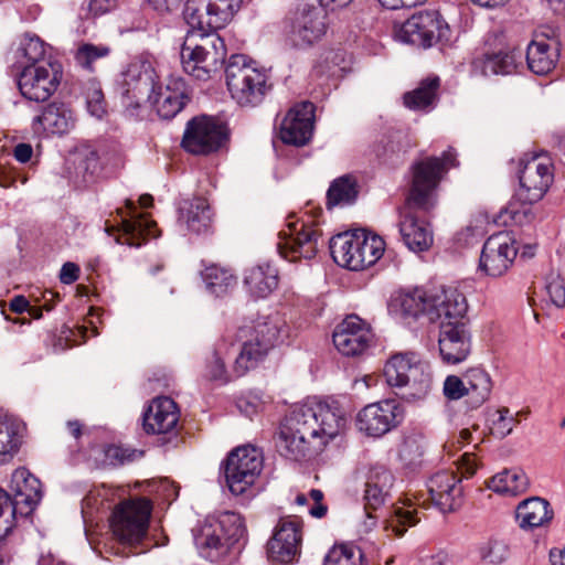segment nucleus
Listing matches in <instances>:
<instances>
[{"label": "nucleus", "instance_id": "46", "mask_svg": "<svg viewBox=\"0 0 565 565\" xmlns=\"http://www.w3.org/2000/svg\"><path fill=\"white\" fill-rule=\"evenodd\" d=\"M521 53L498 52L488 54L482 62L484 75H509L516 71L520 64Z\"/></svg>", "mask_w": 565, "mask_h": 565}, {"label": "nucleus", "instance_id": "59", "mask_svg": "<svg viewBox=\"0 0 565 565\" xmlns=\"http://www.w3.org/2000/svg\"><path fill=\"white\" fill-rule=\"evenodd\" d=\"M79 267L75 263H65L60 271V280L65 285H71L78 279Z\"/></svg>", "mask_w": 565, "mask_h": 565}, {"label": "nucleus", "instance_id": "51", "mask_svg": "<svg viewBox=\"0 0 565 565\" xmlns=\"http://www.w3.org/2000/svg\"><path fill=\"white\" fill-rule=\"evenodd\" d=\"M109 52L108 46L85 43L77 49L75 61L79 66L92 70L93 63L98 58L107 56Z\"/></svg>", "mask_w": 565, "mask_h": 565}, {"label": "nucleus", "instance_id": "15", "mask_svg": "<svg viewBox=\"0 0 565 565\" xmlns=\"http://www.w3.org/2000/svg\"><path fill=\"white\" fill-rule=\"evenodd\" d=\"M492 391L490 374L480 366L466 370L461 376L448 375L443 385V393L448 401L467 398L471 409L479 408L484 404Z\"/></svg>", "mask_w": 565, "mask_h": 565}, {"label": "nucleus", "instance_id": "34", "mask_svg": "<svg viewBox=\"0 0 565 565\" xmlns=\"http://www.w3.org/2000/svg\"><path fill=\"white\" fill-rule=\"evenodd\" d=\"M243 282L250 296L266 298L278 287V269L269 263L252 266L245 269Z\"/></svg>", "mask_w": 565, "mask_h": 565}, {"label": "nucleus", "instance_id": "6", "mask_svg": "<svg viewBox=\"0 0 565 565\" xmlns=\"http://www.w3.org/2000/svg\"><path fill=\"white\" fill-rule=\"evenodd\" d=\"M151 511V502L146 498L128 499L115 507L110 527L114 536L122 545L124 555L145 552L143 548H137L147 536Z\"/></svg>", "mask_w": 565, "mask_h": 565}, {"label": "nucleus", "instance_id": "61", "mask_svg": "<svg viewBox=\"0 0 565 565\" xmlns=\"http://www.w3.org/2000/svg\"><path fill=\"white\" fill-rule=\"evenodd\" d=\"M380 3L390 10H397L401 8H413L424 3L426 0H379Z\"/></svg>", "mask_w": 565, "mask_h": 565}, {"label": "nucleus", "instance_id": "43", "mask_svg": "<svg viewBox=\"0 0 565 565\" xmlns=\"http://www.w3.org/2000/svg\"><path fill=\"white\" fill-rule=\"evenodd\" d=\"M21 430V424L15 420H0V465L18 451L22 441Z\"/></svg>", "mask_w": 565, "mask_h": 565}, {"label": "nucleus", "instance_id": "44", "mask_svg": "<svg viewBox=\"0 0 565 565\" xmlns=\"http://www.w3.org/2000/svg\"><path fill=\"white\" fill-rule=\"evenodd\" d=\"M44 55V42L36 35L25 34L14 53L15 66L18 70H21V63L23 65L45 64L46 62L43 61Z\"/></svg>", "mask_w": 565, "mask_h": 565}, {"label": "nucleus", "instance_id": "24", "mask_svg": "<svg viewBox=\"0 0 565 565\" xmlns=\"http://www.w3.org/2000/svg\"><path fill=\"white\" fill-rule=\"evenodd\" d=\"M320 235L317 230L303 223H289L287 231L279 233L277 248L281 256L295 260L298 257L312 258L317 253Z\"/></svg>", "mask_w": 565, "mask_h": 565}, {"label": "nucleus", "instance_id": "16", "mask_svg": "<svg viewBox=\"0 0 565 565\" xmlns=\"http://www.w3.org/2000/svg\"><path fill=\"white\" fill-rule=\"evenodd\" d=\"M63 72L60 63L23 65L18 75V86L23 97L43 103L58 88Z\"/></svg>", "mask_w": 565, "mask_h": 565}, {"label": "nucleus", "instance_id": "19", "mask_svg": "<svg viewBox=\"0 0 565 565\" xmlns=\"http://www.w3.org/2000/svg\"><path fill=\"white\" fill-rule=\"evenodd\" d=\"M326 33V13L321 7L303 3L292 14L289 40L295 47H308Z\"/></svg>", "mask_w": 565, "mask_h": 565}, {"label": "nucleus", "instance_id": "35", "mask_svg": "<svg viewBox=\"0 0 565 565\" xmlns=\"http://www.w3.org/2000/svg\"><path fill=\"white\" fill-rule=\"evenodd\" d=\"M515 513L519 526L526 531L547 525L554 516L548 501L539 497L520 502Z\"/></svg>", "mask_w": 565, "mask_h": 565}, {"label": "nucleus", "instance_id": "37", "mask_svg": "<svg viewBox=\"0 0 565 565\" xmlns=\"http://www.w3.org/2000/svg\"><path fill=\"white\" fill-rule=\"evenodd\" d=\"M230 343L233 345V334H225L217 343L213 350L212 355L207 359L205 365L204 376L212 382H216L218 385H225L233 380L237 379L234 375L233 370L228 371L226 369L223 354L226 351V345Z\"/></svg>", "mask_w": 565, "mask_h": 565}, {"label": "nucleus", "instance_id": "33", "mask_svg": "<svg viewBox=\"0 0 565 565\" xmlns=\"http://www.w3.org/2000/svg\"><path fill=\"white\" fill-rule=\"evenodd\" d=\"M75 126V118L64 104L51 103L45 106L42 114L34 117L32 128L34 132H49L52 135L67 134Z\"/></svg>", "mask_w": 565, "mask_h": 565}, {"label": "nucleus", "instance_id": "52", "mask_svg": "<svg viewBox=\"0 0 565 565\" xmlns=\"http://www.w3.org/2000/svg\"><path fill=\"white\" fill-rule=\"evenodd\" d=\"M479 554L489 564H501L508 559L510 550L503 541H490L480 547Z\"/></svg>", "mask_w": 565, "mask_h": 565}, {"label": "nucleus", "instance_id": "32", "mask_svg": "<svg viewBox=\"0 0 565 565\" xmlns=\"http://www.w3.org/2000/svg\"><path fill=\"white\" fill-rule=\"evenodd\" d=\"M178 223L194 234H205L212 226V211L207 200H183L178 209Z\"/></svg>", "mask_w": 565, "mask_h": 565}, {"label": "nucleus", "instance_id": "64", "mask_svg": "<svg viewBox=\"0 0 565 565\" xmlns=\"http://www.w3.org/2000/svg\"><path fill=\"white\" fill-rule=\"evenodd\" d=\"M9 308L15 313L25 312L29 309V300L24 296H15L10 300Z\"/></svg>", "mask_w": 565, "mask_h": 565}, {"label": "nucleus", "instance_id": "17", "mask_svg": "<svg viewBox=\"0 0 565 565\" xmlns=\"http://www.w3.org/2000/svg\"><path fill=\"white\" fill-rule=\"evenodd\" d=\"M126 206L129 210L128 215H125L121 209L117 210V213L120 216V223L118 226L110 224L109 221L105 222V231L108 235H111L115 232L121 233L116 236V243L127 244L132 247H140L149 238H157L160 236L156 222L148 218L146 214L137 213L135 203L131 200L126 201Z\"/></svg>", "mask_w": 565, "mask_h": 565}, {"label": "nucleus", "instance_id": "8", "mask_svg": "<svg viewBox=\"0 0 565 565\" xmlns=\"http://www.w3.org/2000/svg\"><path fill=\"white\" fill-rule=\"evenodd\" d=\"M279 335V322L271 318L258 321L253 327L239 328L234 335L241 342L239 354L233 364L234 375L242 377L264 361L276 345Z\"/></svg>", "mask_w": 565, "mask_h": 565}, {"label": "nucleus", "instance_id": "39", "mask_svg": "<svg viewBox=\"0 0 565 565\" xmlns=\"http://www.w3.org/2000/svg\"><path fill=\"white\" fill-rule=\"evenodd\" d=\"M439 78H426L412 92L404 94V105L412 110L429 111L437 100Z\"/></svg>", "mask_w": 565, "mask_h": 565}, {"label": "nucleus", "instance_id": "62", "mask_svg": "<svg viewBox=\"0 0 565 565\" xmlns=\"http://www.w3.org/2000/svg\"><path fill=\"white\" fill-rule=\"evenodd\" d=\"M33 154V148L29 143H18L13 149V157L21 163L30 161Z\"/></svg>", "mask_w": 565, "mask_h": 565}, {"label": "nucleus", "instance_id": "30", "mask_svg": "<svg viewBox=\"0 0 565 565\" xmlns=\"http://www.w3.org/2000/svg\"><path fill=\"white\" fill-rule=\"evenodd\" d=\"M178 422L177 404L167 396L154 398L143 414V429L147 434H174Z\"/></svg>", "mask_w": 565, "mask_h": 565}, {"label": "nucleus", "instance_id": "28", "mask_svg": "<svg viewBox=\"0 0 565 565\" xmlns=\"http://www.w3.org/2000/svg\"><path fill=\"white\" fill-rule=\"evenodd\" d=\"M519 196L525 203L540 201L553 182L551 164L541 162L537 158L527 160L519 171Z\"/></svg>", "mask_w": 565, "mask_h": 565}, {"label": "nucleus", "instance_id": "11", "mask_svg": "<svg viewBox=\"0 0 565 565\" xmlns=\"http://www.w3.org/2000/svg\"><path fill=\"white\" fill-rule=\"evenodd\" d=\"M227 125L213 116L201 115L186 122L181 146L195 156H209L221 150L228 141Z\"/></svg>", "mask_w": 565, "mask_h": 565}, {"label": "nucleus", "instance_id": "56", "mask_svg": "<svg viewBox=\"0 0 565 565\" xmlns=\"http://www.w3.org/2000/svg\"><path fill=\"white\" fill-rule=\"evenodd\" d=\"M456 463L458 471L461 473V478L472 477L478 469V462L475 455L468 451L462 454Z\"/></svg>", "mask_w": 565, "mask_h": 565}, {"label": "nucleus", "instance_id": "41", "mask_svg": "<svg viewBox=\"0 0 565 565\" xmlns=\"http://www.w3.org/2000/svg\"><path fill=\"white\" fill-rule=\"evenodd\" d=\"M359 194L356 180L349 174L333 180L327 192V206L352 204Z\"/></svg>", "mask_w": 565, "mask_h": 565}, {"label": "nucleus", "instance_id": "47", "mask_svg": "<svg viewBox=\"0 0 565 565\" xmlns=\"http://www.w3.org/2000/svg\"><path fill=\"white\" fill-rule=\"evenodd\" d=\"M361 548L351 544L332 546L323 558L322 565H362Z\"/></svg>", "mask_w": 565, "mask_h": 565}, {"label": "nucleus", "instance_id": "53", "mask_svg": "<svg viewBox=\"0 0 565 565\" xmlns=\"http://www.w3.org/2000/svg\"><path fill=\"white\" fill-rule=\"evenodd\" d=\"M545 289L555 307L562 308L565 306V280L563 277L558 274H550L546 277Z\"/></svg>", "mask_w": 565, "mask_h": 565}, {"label": "nucleus", "instance_id": "63", "mask_svg": "<svg viewBox=\"0 0 565 565\" xmlns=\"http://www.w3.org/2000/svg\"><path fill=\"white\" fill-rule=\"evenodd\" d=\"M182 0H147V2L158 12H170L177 9Z\"/></svg>", "mask_w": 565, "mask_h": 565}, {"label": "nucleus", "instance_id": "12", "mask_svg": "<svg viewBox=\"0 0 565 565\" xmlns=\"http://www.w3.org/2000/svg\"><path fill=\"white\" fill-rule=\"evenodd\" d=\"M451 31L438 11H420L413 14L395 32L398 41L428 49L437 43H448Z\"/></svg>", "mask_w": 565, "mask_h": 565}, {"label": "nucleus", "instance_id": "14", "mask_svg": "<svg viewBox=\"0 0 565 565\" xmlns=\"http://www.w3.org/2000/svg\"><path fill=\"white\" fill-rule=\"evenodd\" d=\"M262 469L263 456L256 447L246 445L231 451L223 470L232 494H244L254 484Z\"/></svg>", "mask_w": 565, "mask_h": 565}, {"label": "nucleus", "instance_id": "25", "mask_svg": "<svg viewBox=\"0 0 565 565\" xmlns=\"http://www.w3.org/2000/svg\"><path fill=\"white\" fill-rule=\"evenodd\" d=\"M12 515L29 516L42 499L40 480L25 468H18L11 477Z\"/></svg>", "mask_w": 565, "mask_h": 565}, {"label": "nucleus", "instance_id": "48", "mask_svg": "<svg viewBox=\"0 0 565 565\" xmlns=\"http://www.w3.org/2000/svg\"><path fill=\"white\" fill-rule=\"evenodd\" d=\"M84 95L88 113L100 119L106 114V100L100 84L94 79L87 82Z\"/></svg>", "mask_w": 565, "mask_h": 565}, {"label": "nucleus", "instance_id": "57", "mask_svg": "<svg viewBox=\"0 0 565 565\" xmlns=\"http://www.w3.org/2000/svg\"><path fill=\"white\" fill-rule=\"evenodd\" d=\"M237 407L247 417H252L263 408V402L255 395L241 398L237 402Z\"/></svg>", "mask_w": 565, "mask_h": 565}, {"label": "nucleus", "instance_id": "26", "mask_svg": "<svg viewBox=\"0 0 565 565\" xmlns=\"http://www.w3.org/2000/svg\"><path fill=\"white\" fill-rule=\"evenodd\" d=\"M315 106L310 102L295 105L280 125V139L284 143L302 147L309 142L313 131Z\"/></svg>", "mask_w": 565, "mask_h": 565}, {"label": "nucleus", "instance_id": "5", "mask_svg": "<svg viewBox=\"0 0 565 565\" xmlns=\"http://www.w3.org/2000/svg\"><path fill=\"white\" fill-rule=\"evenodd\" d=\"M225 81L231 97L245 108L260 105L271 90L266 71L244 54L231 55L225 65Z\"/></svg>", "mask_w": 565, "mask_h": 565}, {"label": "nucleus", "instance_id": "3", "mask_svg": "<svg viewBox=\"0 0 565 565\" xmlns=\"http://www.w3.org/2000/svg\"><path fill=\"white\" fill-rule=\"evenodd\" d=\"M246 527L242 516L224 511L217 516H209L193 530V541L198 553L204 559L217 563L241 548Z\"/></svg>", "mask_w": 565, "mask_h": 565}, {"label": "nucleus", "instance_id": "58", "mask_svg": "<svg viewBox=\"0 0 565 565\" xmlns=\"http://www.w3.org/2000/svg\"><path fill=\"white\" fill-rule=\"evenodd\" d=\"M309 497L315 502V504L309 509V514L317 519L323 518L328 511L327 505L322 503L323 492L319 489H311Z\"/></svg>", "mask_w": 565, "mask_h": 565}, {"label": "nucleus", "instance_id": "21", "mask_svg": "<svg viewBox=\"0 0 565 565\" xmlns=\"http://www.w3.org/2000/svg\"><path fill=\"white\" fill-rule=\"evenodd\" d=\"M518 255L515 242L508 232L491 235L483 244L480 268L491 277L507 273Z\"/></svg>", "mask_w": 565, "mask_h": 565}, {"label": "nucleus", "instance_id": "50", "mask_svg": "<svg viewBox=\"0 0 565 565\" xmlns=\"http://www.w3.org/2000/svg\"><path fill=\"white\" fill-rule=\"evenodd\" d=\"M417 511L408 508H396L394 509L393 515L387 521L388 527L397 535L402 536L408 526H413L418 522L416 518Z\"/></svg>", "mask_w": 565, "mask_h": 565}, {"label": "nucleus", "instance_id": "22", "mask_svg": "<svg viewBox=\"0 0 565 565\" xmlns=\"http://www.w3.org/2000/svg\"><path fill=\"white\" fill-rule=\"evenodd\" d=\"M301 540L300 521L280 519L274 535L267 543L268 557L280 564L295 562L300 555Z\"/></svg>", "mask_w": 565, "mask_h": 565}, {"label": "nucleus", "instance_id": "31", "mask_svg": "<svg viewBox=\"0 0 565 565\" xmlns=\"http://www.w3.org/2000/svg\"><path fill=\"white\" fill-rule=\"evenodd\" d=\"M394 476L385 467H374L367 477L364 490V509L369 519H374L371 510L376 511L387 500L393 487Z\"/></svg>", "mask_w": 565, "mask_h": 565}, {"label": "nucleus", "instance_id": "60", "mask_svg": "<svg viewBox=\"0 0 565 565\" xmlns=\"http://www.w3.org/2000/svg\"><path fill=\"white\" fill-rule=\"evenodd\" d=\"M115 6V0H88L87 10L96 17L108 12Z\"/></svg>", "mask_w": 565, "mask_h": 565}, {"label": "nucleus", "instance_id": "23", "mask_svg": "<svg viewBox=\"0 0 565 565\" xmlns=\"http://www.w3.org/2000/svg\"><path fill=\"white\" fill-rule=\"evenodd\" d=\"M439 354L444 363L456 365L471 352V334L466 322H440Z\"/></svg>", "mask_w": 565, "mask_h": 565}, {"label": "nucleus", "instance_id": "40", "mask_svg": "<svg viewBox=\"0 0 565 565\" xmlns=\"http://www.w3.org/2000/svg\"><path fill=\"white\" fill-rule=\"evenodd\" d=\"M487 486L490 490L499 494L518 495L527 489L529 479L522 470H503L493 476Z\"/></svg>", "mask_w": 565, "mask_h": 565}, {"label": "nucleus", "instance_id": "10", "mask_svg": "<svg viewBox=\"0 0 565 565\" xmlns=\"http://www.w3.org/2000/svg\"><path fill=\"white\" fill-rule=\"evenodd\" d=\"M157 83L158 76L150 62L138 61L128 65L118 82V89L127 117L132 119L142 118L145 104L154 93Z\"/></svg>", "mask_w": 565, "mask_h": 565}, {"label": "nucleus", "instance_id": "27", "mask_svg": "<svg viewBox=\"0 0 565 565\" xmlns=\"http://www.w3.org/2000/svg\"><path fill=\"white\" fill-rule=\"evenodd\" d=\"M431 502L443 513L458 510L463 503L461 478L452 471H438L428 481Z\"/></svg>", "mask_w": 565, "mask_h": 565}, {"label": "nucleus", "instance_id": "9", "mask_svg": "<svg viewBox=\"0 0 565 565\" xmlns=\"http://www.w3.org/2000/svg\"><path fill=\"white\" fill-rule=\"evenodd\" d=\"M384 375L390 386L408 387V399H423L431 388L430 366L414 352L394 354L385 364Z\"/></svg>", "mask_w": 565, "mask_h": 565}, {"label": "nucleus", "instance_id": "45", "mask_svg": "<svg viewBox=\"0 0 565 565\" xmlns=\"http://www.w3.org/2000/svg\"><path fill=\"white\" fill-rule=\"evenodd\" d=\"M202 278L206 289L216 297L225 295L228 289L236 285V278L231 270L217 265L205 267L202 271Z\"/></svg>", "mask_w": 565, "mask_h": 565}, {"label": "nucleus", "instance_id": "54", "mask_svg": "<svg viewBox=\"0 0 565 565\" xmlns=\"http://www.w3.org/2000/svg\"><path fill=\"white\" fill-rule=\"evenodd\" d=\"M401 307L405 315L417 317L426 310L425 300L420 291L407 294L402 298Z\"/></svg>", "mask_w": 565, "mask_h": 565}, {"label": "nucleus", "instance_id": "29", "mask_svg": "<svg viewBox=\"0 0 565 565\" xmlns=\"http://www.w3.org/2000/svg\"><path fill=\"white\" fill-rule=\"evenodd\" d=\"M190 100V93L182 78L171 79L166 87L157 83L154 93L151 94L149 103L152 105L159 117L172 119Z\"/></svg>", "mask_w": 565, "mask_h": 565}, {"label": "nucleus", "instance_id": "2", "mask_svg": "<svg viewBox=\"0 0 565 565\" xmlns=\"http://www.w3.org/2000/svg\"><path fill=\"white\" fill-rule=\"evenodd\" d=\"M457 164L451 148L443 152L441 157H427L413 163L411 188L398 223L402 241L411 252L422 253L433 245L429 225L419 220L415 212L428 213L435 207V190L447 170Z\"/></svg>", "mask_w": 565, "mask_h": 565}, {"label": "nucleus", "instance_id": "55", "mask_svg": "<svg viewBox=\"0 0 565 565\" xmlns=\"http://www.w3.org/2000/svg\"><path fill=\"white\" fill-rule=\"evenodd\" d=\"M107 456L122 465L141 458L143 451L121 446H113L107 450Z\"/></svg>", "mask_w": 565, "mask_h": 565}, {"label": "nucleus", "instance_id": "38", "mask_svg": "<svg viewBox=\"0 0 565 565\" xmlns=\"http://www.w3.org/2000/svg\"><path fill=\"white\" fill-rule=\"evenodd\" d=\"M435 310L440 322H465L468 310L466 297L457 289H446L435 305Z\"/></svg>", "mask_w": 565, "mask_h": 565}, {"label": "nucleus", "instance_id": "13", "mask_svg": "<svg viewBox=\"0 0 565 565\" xmlns=\"http://www.w3.org/2000/svg\"><path fill=\"white\" fill-rule=\"evenodd\" d=\"M243 0H186L183 10L190 33L216 32L232 21Z\"/></svg>", "mask_w": 565, "mask_h": 565}, {"label": "nucleus", "instance_id": "7", "mask_svg": "<svg viewBox=\"0 0 565 565\" xmlns=\"http://www.w3.org/2000/svg\"><path fill=\"white\" fill-rule=\"evenodd\" d=\"M333 260L350 270H363L374 265L385 250V243L377 235H369L364 230L339 233L330 239Z\"/></svg>", "mask_w": 565, "mask_h": 565}, {"label": "nucleus", "instance_id": "49", "mask_svg": "<svg viewBox=\"0 0 565 565\" xmlns=\"http://www.w3.org/2000/svg\"><path fill=\"white\" fill-rule=\"evenodd\" d=\"M494 415L497 418L491 420V434L500 439L505 438L513 431L518 424V419L507 407L499 408Z\"/></svg>", "mask_w": 565, "mask_h": 565}, {"label": "nucleus", "instance_id": "4", "mask_svg": "<svg viewBox=\"0 0 565 565\" xmlns=\"http://www.w3.org/2000/svg\"><path fill=\"white\" fill-rule=\"evenodd\" d=\"M180 57L184 73L206 82L223 68L226 46L217 32L189 33L181 47Z\"/></svg>", "mask_w": 565, "mask_h": 565}, {"label": "nucleus", "instance_id": "20", "mask_svg": "<svg viewBox=\"0 0 565 565\" xmlns=\"http://www.w3.org/2000/svg\"><path fill=\"white\" fill-rule=\"evenodd\" d=\"M374 334L364 320L350 315L340 322L332 334L337 350L345 356L363 354L373 343Z\"/></svg>", "mask_w": 565, "mask_h": 565}, {"label": "nucleus", "instance_id": "36", "mask_svg": "<svg viewBox=\"0 0 565 565\" xmlns=\"http://www.w3.org/2000/svg\"><path fill=\"white\" fill-rule=\"evenodd\" d=\"M557 47L552 46L545 40H533L526 50V63L534 74L545 75L550 73L557 61Z\"/></svg>", "mask_w": 565, "mask_h": 565}, {"label": "nucleus", "instance_id": "42", "mask_svg": "<svg viewBox=\"0 0 565 565\" xmlns=\"http://www.w3.org/2000/svg\"><path fill=\"white\" fill-rule=\"evenodd\" d=\"M73 181L76 186H87L94 183L102 171L99 157L96 151L78 154L74 161Z\"/></svg>", "mask_w": 565, "mask_h": 565}, {"label": "nucleus", "instance_id": "18", "mask_svg": "<svg viewBox=\"0 0 565 565\" xmlns=\"http://www.w3.org/2000/svg\"><path fill=\"white\" fill-rule=\"evenodd\" d=\"M403 419V407L395 399H384L363 407L356 416V427L370 437H382Z\"/></svg>", "mask_w": 565, "mask_h": 565}, {"label": "nucleus", "instance_id": "1", "mask_svg": "<svg viewBox=\"0 0 565 565\" xmlns=\"http://www.w3.org/2000/svg\"><path fill=\"white\" fill-rule=\"evenodd\" d=\"M345 425L347 412L338 401L295 406L280 424L277 449L285 458L299 461L311 448L337 437Z\"/></svg>", "mask_w": 565, "mask_h": 565}]
</instances>
